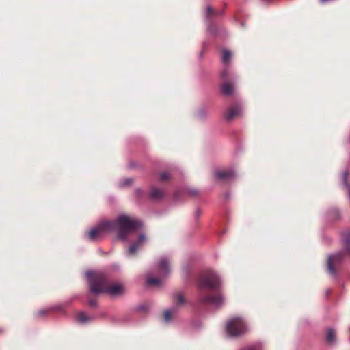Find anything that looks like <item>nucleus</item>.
I'll return each mask as SVG.
<instances>
[{"mask_svg":"<svg viewBox=\"0 0 350 350\" xmlns=\"http://www.w3.org/2000/svg\"><path fill=\"white\" fill-rule=\"evenodd\" d=\"M142 226V223L137 219L121 215L116 221H104L92 228L88 234V239L92 241L102 240L106 234L117 232L118 237L126 241L129 234L135 232Z\"/></svg>","mask_w":350,"mask_h":350,"instance_id":"f257e3e1","label":"nucleus"},{"mask_svg":"<svg viewBox=\"0 0 350 350\" xmlns=\"http://www.w3.org/2000/svg\"><path fill=\"white\" fill-rule=\"evenodd\" d=\"M86 276L90 284V291L96 295L105 293L111 296H118L124 291L123 285L120 283L109 284L107 275L103 272L88 271Z\"/></svg>","mask_w":350,"mask_h":350,"instance_id":"f03ea898","label":"nucleus"},{"mask_svg":"<svg viewBox=\"0 0 350 350\" xmlns=\"http://www.w3.org/2000/svg\"><path fill=\"white\" fill-rule=\"evenodd\" d=\"M247 331V326L241 317H234L230 319L226 325L227 334L232 337L239 336Z\"/></svg>","mask_w":350,"mask_h":350,"instance_id":"7ed1b4c3","label":"nucleus"},{"mask_svg":"<svg viewBox=\"0 0 350 350\" xmlns=\"http://www.w3.org/2000/svg\"><path fill=\"white\" fill-rule=\"evenodd\" d=\"M219 285L220 280L219 277L212 271L204 273L200 278L198 282V287L200 291L204 288L209 290H216Z\"/></svg>","mask_w":350,"mask_h":350,"instance_id":"20e7f679","label":"nucleus"},{"mask_svg":"<svg viewBox=\"0 0 350 350\" xmlns=\"http://www.w3.org/2000/svg\"><path fill=\"white\" fill-rule=\"evenodd\" d=\"M158 275L159 278L148 277L147 284L149 286H159L161 284V278L167 277L170 273L169 263L165 258H161L157 265Z\"/></svg>","mask_w":350,"mask_h":350,"instance_id":"39448f33","label":"nucleus"},{"mask_svg":"<svg viewBox=\"0 0 350 350\" xmlns=\"http://www.w3.org/2000/svg\"><path fill=\"white\" fill-rule=\"evenodd\" d=\"M342 252H338L337 254L331 255L328 258L327 267L329 273L333 275H336V270L334 269V265L335 263H339L342 259Z\"/></svg>","mask_w":350,"mask_h":350,"instance_id":"423d86ee","label":"nucleus"},{"mask_svg":"<svg viewBox=\"0 0 350 350\" xmlns=\"http://www.w3.org/2000/svg\"><path fill=\"white\" fill-rule=\"evenodd\" d=\"M202 304H210L216 307H219L224 304V298L221 295L216 296H205L200 298Z\"/></svg>","mask_w":350,"mask_h":350,"instance_id":"0eeeda50","label":"nucleus"},{"mask_svg":"<svg viewBox=\"0 0 350 350\" xmlns=\"http://www.w3.org/2000/svg\"><path fill=\"white\" fill-rule=\"evenodd\" d=\"M214 176L218 180H229L235 177V173L232 170H216Z\"/></svg>","mask_w":350,"mask_h":350,"instance_id":"6e6552de","label":"nucleus"},{"mask_svg":"<svg viewBox=\"0 0 350 350\" xmlns=\"http://www.w3.org/2000/svg\"><path fill=\"white\" fill-rule=\"evenodd\" d=\"M241 113V107L238 104H235L227 109L225 118L228 121H230L234 118L240 116Z\"/></svg>","mask_w":350,"mask_h":350,"instance_id":"1a4fd4ad","label":"nucleus"},{"mask_svg":"<svg viewBox=\"0 0 350 350\" xmlns=\"http://www.w3.org/2000/svg\"><path fill=\"white\" fill-rule=\"evenodd\" d=\"M146 236L144 234H141L137 240L133 243L129 248V254L133 255L140 248V247L146 242Z\"/></svg>","mask_w":350,"mask_h":350,"instance_id":"9d476101","label":"nucleus"},{"mask_svg":"<svg viewBox=\"0 0 350 350\" xmlns=\"http://www.w3.org/2000/svg\"><path fill=\"white\" fill-rule=\"evenodd\" d=\"M342 242L345 250L350 254V232H345L342 234Z\"/></svg>","mask_w":350,"mask_h":350,"instance_id":"9b49d317","label":"nucleus"},{"mask_svg":"<svg viewBox=\"0 0 350 350\" xmlns=\"http://www.w3.org/2000/svg\"><path fill=\"white\" fill-rule=\"evenodd\" d=\"M221 90L223 94L230 96L233 93L234 87L229 83H225L221 85Z\"/></svg>","mask_w":350,"mask_h":350,"instance_id":"f8f14e48","label":"nucleus"},{"mask_svg":"<svg viewBox=\"0 0 350 350\" xmlns=\"http://www.w3.org/2000/svg\"><path fill=\"white\" fill-rule=\"evenodd\" d=\"M164 195L162 190L159 189L156 187H153L151 191L150 197L153 200H159Z\"/></svg>","mask_w":350,"mask_h":350,"instance_id":"ddd939ff","label":"nucleus"},{"mask_svg":"<svg viewBox=\"0 0 350 350\" xmlns=\"http://www.w3.org/2000/svg\"><path fill=\"white\" fill-rule=\"evenodd\" d=\"M177 311V307L173 306L169 310H165L164 312V319L166 322H169L171 320L172 316L173 314L176 313Z\"/></svg>","mask_w":350,"mask_h":350,"instance_id":"4468645a","label":"nucleus"},{"mask_svg":"<svg viewBox=\"0 0 350 350\" xmlns=\"http://www.w3.org/2000/svg\"><path fill=\"white\" fill-rule=\"evenodd\" d=\"M232 57V53L227 49H224L222 51V57L221 61L224 64H227L229 63Z\"/></svg>","mask_w":350,"mask_h":350,"instance_id":"2eb2a0df","label":"nucleus"},{"mask_svg":"<svg viewBox=\"0 0 350 350\" xmlns=\"http://www.w3.org/2000/svg\"><path fill=\"white\" fill-rule=\"evenodd\" d=\"M336 332L333 329H328L327 331L326 340L327 342L332 343L335 341Z\"/></svg>","mask_w":350,"mask_h":350,"instance_id":"dca6fc26","label":"nucleus"},{"mask_svg":"<svg viewBox=\"0 0 350 350\" xmlns=\"http://www.w3.org/2000/svg\"><path fill=\"white\" fill-rule=\"evenodd\" d=\"M77 319L81 323H85L90 320V318L88 317L84 312H79L77 315Z\"/></svg>","mask_w":350,"mask_h":350,"instance_id":"f3484780","label":"nucleus"},{"mask_svg":"<svg viewBox=\"0 0 350 350\" xmlns=\"http://www.w3.org/2000/svg\"><path fill=\"white\" fill-rule=\"evenodd\" d=\"M174 301H175L177 304H183L185 302L183 295L181 293H178L174 297Z\"/></svg>","mask_w":350,"mask_h":350,"instance_id":"a211bd4d","label":"nucleus"},{"mask_svg":"<svg viewBox=\"0 0 350 350\" xmlns=\"http://www.w3.org/2000/svg\"><path fill=\"white\" fill-rule=\"evenodd\" d=\"M241 350H262V347L260 344H255Z\"/></svg>","mask_w":350,"mask_h":350,"instance_id":"6ab92c4d","label":"nucleus"},{"mask_svg":"<svg viewBox=\"0 0 350 350\" xmlns=\"http://www.w3.org/2000/svg\"><path fill=\"white\" fill-rule=\"evenodd\" d=\"M170 178V174L169 172H165L161 174L160 180H167Z\"/></svg>","mask_w":350,"mask_h":350,"instance_id":"aec40b11","label":"nucleus"},{"mask_svg":"<svg viewBox=\"0 0 350 350\" xmlns=\"http://www.w3.org/2000/svg\"><path fill=\"white\" fill-rule=\"evenodd\" d=\"M132 183H133L132 178H126L121 183L120 186L125 187V186L131 185Z\"/></svg>","mask_w":350,"mask_h":350,"instance_id":"412c9836","label":"nucleus"},{"mask_svg":"<svg viewBox=\"0 0 350 350\" xmlns=\"http://www.w3.org/2000/svg\"><path fill=\"white\" fill-rule=\"evenodd\" d=\"M221 77L224 80L227 79L228 78V70L227 69H224L221 74Z\"/></svg>","mask_w":350,"mask_h":350,"instance_id":"4be33fe9","label":"nucleus"},{"mask_svg":"<svg viewBox=\"0 0 350 350\" xmlns=\"http://www.w3.org/2000/svg\"><path fill=\"white\" fill-rule=\"evenodd\" d=\"M88 304L92 307H96L97 306L96 301L95 299H90L89 301H88Z\"/></svg>","mask_w":350,"mask_h":350,"instance_id":"5701e85b","label":"nucleus"},{"mask_svg":"<svg viewBox=\"0 0 350 350\" xmlns=\"http://www.w3.org/2000/svg\"><path fill=\"white\" fill-rule=\"evenodd\" d=\"M212 14H214L212 8L210 6L207 7V16L209 17Z\"/></svg>","mask_w":350,"mask_h":350,"instance_id":"b1692460","label":"nucleus"},{"mask_svg":"<svg viewBox=\"0 0 350 350\" xmlns=\"http://www.w3.org/2000/svg\"><path fill=\"white\" fill-rule=\"evenodd\" d=\"M49 310L50 309L41 310L38 312V316L44 315V314H46L49 311Z\"/></svg>","mask_w":350,"mask_h":350,"instance_id":"393cba45","label":"nucleus"},{"mask_svg":"<svg viewBox=\"0 0 350 350\" xmlns=\"http://www.w3.org/2000/svg\"><path fill=\"white\" fill-rule=\"evenodd\" d=\"M188 192L191 196H194L197 193V191L194 189L189 190Z\"/></svg>","mask_w":350,"mask_h":350,"instance_id":"a878e982","label":"nucleus"},{"mask_svg":"<svg viewBox=\"0 0 350 350\" xmlns=\"http://www.w3.org/2000/svg\"><path fill=\"white\" fill-rule=\"evenodd\" d=\"M195 214H196V216L197 217H198L200 215L201 212H200V211L199 209H197V210L195 211Z\"/></svg>","mask_w":350,"mask_h":350,"instance_id":"bb28decb","label":"nucleus"},{"mask_svg":"<svg viewBox=\"0 0 350 350\" xmlns=\"http://www.w3.org/2000/svg\"><path fill=\"white\" fill-rule=\"evenodd\" d=\"M129 167L130 168H133V167H134V164H133V163H131H131L129 164Z\"/></svg>","mask_w":350,"mask_h":350,"instance_id":"cd10ccee","label":"nucleus"},{"mask_svg":"<svg viewBox=\"0 0 350 350\" xmlns=\"http://www.w3.org/2000/svg\"><path fill=\"white\" fill-rule=\"evenodd\" d=\"M330 293V290L327 291V295H328Z\"/></svg>","mask_w":350,"mask_h":350,"instance_id":"c85d7f7f","label":"nucleus"},{"mask_svg":"<svg viewBox=\"0 0 350 350\" xmlns=\"http://www.w3.org/2000/svg\"><path fill=\"white\" fill-rule=\"evenodd\" d=\"M139 192H141V191H140V190H136V193H137V194H138Z\"/></svg>","mask_w":350,"mask_h":350,"instance_id":"c756f323","label":"nucleus"}]
</instances>
